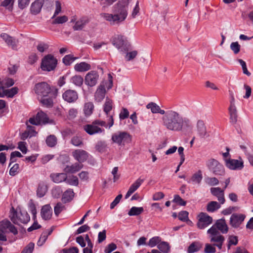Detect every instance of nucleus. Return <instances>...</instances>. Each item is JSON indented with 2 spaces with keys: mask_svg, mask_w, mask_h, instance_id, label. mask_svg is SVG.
<instances>
[{
  "mask_svg": "<svg viewBox=\"0 0 253 253\" xmlns=\"http://www.w3.org/2000/svg\"><path fill=\"white\" fill-rule=\"evenodd\" d=\"M142 180L138 178L135 182H134L129 187L128 191L125 195V199L128 198L141 185Z\"/></svg>",
  "mask_w": 253,
  "mask_h": 253,
  "instance_id": "bb28decb",
  "label": "nucleus"
},
{
  "mask_svg": "<svg viewBox=\"0 0 253 253\" xmlns=\"http://www.w3.org/2000/svg\"><path fill=\"white\" fill-rule=\"evenodd\" d=\"M157 113L164 116L162 118L163 125L167 126H189L192 125L191 120L173 110L166 112L159 106Z\"/></svg>",
  "mask_w": 253,
  "mask_h": 253,
  "instance_id": "f03ea898",
  "label": "nucleus"
},
{
  "mask_svg": "<svg viewBox=\"0 0 253 253\" xmlns=\"http://www.w3.org/2000/svg\"><path fill=\"white\" fill-rule=\"evenodd\" d=\"M220 208V205L217 202L211 201L209 203L207 206V210L209 212H214Z\"/></svg>",
  "mask_w": 253,
  "mask_h": 253,
  "instance_id": "ea45409f",
  "label": "nucleus"
},
{
  "mask_svg": "<svg viewBox=\"0 0 253 253\" xmlns=\"http://www.w3.org/2000/svg\"><path fill=\"white\" fill-rule=\"evenodd\" d=\"M106 94V89L104 85L100 84L96 89L95 94V100L98 102H101L104 98Z\"/></svg>",
  "mask_w": 253,
  "mask_h": 253,
  "instance_id": "4be33fe9",
  "label": "nucleus"
},
{
  "mask_svg": "<svg viewBox=\"0 0 253 253\" xmlns=\"http://www.w3.org/2000/svg\"><path fill=\"white\" fill-rule=\"evenodd\" d=\"M112 109V101L109 98H106L105 103L104 105V111L106 114Z\"/></svg>",
  "mask_w": 253,
  "mask_h": 253,
  "instance_id": "5fc2aeb1",
  "label": "nucleus"
},
{
  "mask_svg": "<svg viewBox=\"0 0 253 253\" xmlns=\"http://www.w3.org/2000/svg\"><path fill=\"white\" fill-rule=\"evenodd\" d=\"M89 20L87 17H83L76 21L73 29L75 31L82 30L88 23Z\"/></svg>",
  "mask_w": 253,
  "mask_h": 253,
  "instance_id": "a878e982",
  "label": "nucleus"
},
{
  "mask_svg": "<svg viewBox=\"0 0 253 253\" xmlns=\"http://www.w3.org/2000/svg\"><path fill=\"white\" fill-rule=\"evenodd\" d=\"M209 169L215 175H223L225 173L223 166L214 159L209 160L206 163Z\"/></svg>",
  "mask_w": 253,
  "mask_h": 253,
  "instance_id": "39448f33",
  "label": "nucleus"
},
{
  "mask_svg": "<svg viewBox=\"0 0 253 253\" xmlns=\"http://www.w3.org/2000/svg\"><path fill=\"white\" fill-rule=\"evenodd\" d=\"M57 60L53 55L48 54L42 59L41 68L43 71H50L55 68Z\"/></svg>",
  "mask_w": 253,
  "mask_h": 253,
  "instance_id": "6e6552de",
  "label": "nucleus"
},
{
  "mask_svg": "<svg viewBox=\"0 0 253 253\" xmlns=\"http://www.w3.org/2000/svg\"><path fill=\"white\" fill-rule=\"evenodd\" d=\"M230 119L233 123H235L237 119V110L235 106V99L233 92L230 93V106L229 107Z\"/></svg>",
  "mask_w": 253,
  "mask_h": 253,
  "instance_id": "ddd939ff",
  "label": "nucleus"
},
{
  "mask_svg": "<svg viewBox=\"0 0 253 253\" xmlns=\"http://www.w3.org/2000/svg\"><path fill=\"white\" fill-rule=\"evenodd\" d=\"M41 214L44 220L50 219L52 214V210L50 206L48 204L43 206L41 209Z\"/></svg>",
  "mask_w": 253,
  "mask_h": 253,
  "instance_id": "5701e85b",
  "label": "nucleus"
},
{
  "mask_svg": "<svg viewBox=\"0 0 253 253\" xmlns=\"http://www.w3.org/2000/svg\"><path fill=\"white\" fill-rule=\"evenodd\" d=\"M52 20L51 23L52 24H62L66 23L68 20V18L66 15L60 16H55L54 18L51 17Z\"/></svg>",
  "mask_w": 253,
  "mask_h": 253,
  "instance_id": "e433bc0d",
  "label": "nucleus"
},
{
  "mask_svg": "<svg viewBox=\"0 0 253 253\" xmlns=\"http://www.w3.org/2000/svg\"><path fill=\"white\" fill-rule=\"evenodd\" d=\"M55 97V93L53 92L51 95H48L47 97H42L39 99L40 102L47 107H52L53 105V98Z\"/></svg>",
  "mask_w": 253,
  "mask_h": 253,
  "instance_id": "c756f323",
  "label": "nucleus"
},
{
  "mask_svg": "<svg viewBox=\"0 0 253 253\" xmlns=\"http://www.w3.org/2000/svg\"><path fill=\"white\" fill-rule=\"evenodd\" d=\"M112 43L122 53L128 51L129 45L124 40L123 37L118 36L114 38Z\"/></svg>",
  "mask_w": 253,
  "mask_h": 253,
  "instance_id": "f8f14e48",
  "label": "nucleus"
},
{
  "mask_svg": "<svg viewBox=\"0 0 253 253\" xmlns=\"http://www.w3.org/2000/svg\"><path fill=\"white\" fill-rule=\"evenodd\" d=\"M52 229H49L42 232L39 240L38 241L37 245L39 246H42L47 240L48 236L51 234Z\"/></svg>",
  "mask_w": 253,
  "mask_h": 253,
  "instance_id": "f704fd0d",
  "label": "nucleus"
},
{
  "mask_svg": "<svg viewBox=\"0 0 253 253\" xmlns=\"http://www.w3.org/2000/svg\"><path fill=\"white\" fill-rule=\"evenodd\" d=\"M70 82L77 86H81L83 84L84 79L80 75H75L70 79Z\"/></svg>",
  "mask_w": 253,
  "mask_h": 253,
  "instance_id": "4c0bfd02",
  "label": "nucleus"
},
{
  "mask_svg": "<svg viewBox=\"0 0 253 253\" xmlns=\"http://www.w3.org/2000/svg\"><path fill=\"white\" fill-rule=\"evenodd\" d=\"M129 0H119L113 7V13H102L101 17L111 25H118L123 23L128 15Z\"/></svg>",
  "mask_w": 253,
  "mask_h": 253,
  "instance_id": "f257e3e1",
  "label": "nucleus"
},
{
  "mask_svg": "<svg viewBox=\"0 0 253 253\" xmlns=\"http://www.w3.org/2000/svg\"><path fill=\"white\" fill-rule=\"evenodd\" d=\"M73 156L75 160L80 163L84 162L88 157V154L86 152L83 150L78 149L73 152Z\"/></svg>",
  "mask_w": 253,
  "mask_h": 253,
  "instance_id": "412c9836",
  "label": "nucleus"
},
{
  "mask_svg": "<svg viewBox=\"0 0 253 253\" xmlns=\"http://www.w3.org/2000/svg\"><path fill=\"white\" fill-rule=\"evenodd\" d=\"M246 215L242 213H233L230 218V224L234 228H238L244 221Z\"/></svg>",
  "mask_w": 253,
  "mask_h": 253,
  "instance_id": "dca6fc26",
  "label": "nucleus"
},
{
  "mask_svg": "<svg viewBox=\"0 0 253 253\" xmlns=\"http://www.w3.org/2000/svg\"><path fill=\"white\" fill-rule=\"evenodd\" d=\"M0 231L2 233L11 232L14 235H16L18 233L15 227L10 221L6 220L0 222Z\"/></svg>",
  "mask_w": 253,
  "mask_h": 253,
  "instance_id": "2eb2a0df",
  "label": "nucleus"
},
{
  "mask_svg": "<svg viewBox=\"0 0 253 253\" xmlns=\"http://www.w3.org/2000/svg\"><path fill=\"white\" fill-rule=\"evenodd\" d=\"M225 164L227 168L231 170H241L244 167V161L241 157L238 159L231 158L225 159Z\"/></svg>",
  "mask_w": 253,
  "mask_h": 253,
  "instance_id": "9d476101",
  "label": "nucleus"
},
{
  "mask_svg": "<svg viewBox=\"0 0 253 253\" xmlns=\"http://www.w3.org/2000/svg\"><path fill=\"white\" fill-rule=\"evenodd\" d=\"M29 122L33 125L38 126L49 124L51 125H55L53 120L50 119L43 111H40L37 113L35 117L30 118Z\"/></svg>",
  "mask_w": 253,
  "mask_h": 253,
  "instance_id": "7ed1b4c3",
  "label": "nucleus"
},
{
  "mask_svg": "<svg viewBox=\"0 0 253 253\" xmlns=\"http://www.w3.org/2000/svg\"><path fill=\"white\" fill-rule=\"evenodd\" d=\"M218 230L223 234H226L227 233L228 231V227L225 219H220L217 220L215 224L208 230L207 233H219Z\"/></svg>",
  "mask_w": 253,
  "mask_h": 253,
  "instance_id": "1a4fd4ad",
  "label": "nucleus"
},
{
  "mask_svg": "<svg viewBox=\"0 0 253 253\" xmlns=\"http://www.w3.org/2000/svg\"><path fill=\"white\" fill-rule=\"evenodd\" d=\"M37 133V132L33 129L32 127H29V129L21 134V138L22 140H25L28 137L30 138L33 136H35Z\"/></svg>",
  "mask_w": 253,
  "mask_h": 253,
  "instance_id": "c9c22d12",
  "label": "nucleus"
},
{
  "mask_svg": "<svg viewBox=\"0 0 253 253\" xmlns=\"http://www.w3.org/2000/svg\"><path fill=\"white\" fill-rule=\"evenodd\" d=\"M188 214L189 213L187 211H181L178 214V219L182 221L185 222L188 220Z\"/></svg>",
  "mask_w": 253,
  "mask_h": 253,
  "instance_id": "0e129e2a",
  "label": "nucleus"
},
{
  "mask_svg": "<svg viewBox=\"0 0 253 253\" xmlns=\"http://www.w3.org/2000/svg\"><path fill=\"white\" fill-rule=\"evenodd\" d=\"M74 196V193L72 189H68L65 191L62 195V201L63 203H66L71 201Z\"/></svg>",
  "mask_w": 253,
  "mask_h": 253,
  "instance_id": "2f4dec72",
  "label": "nucleus"
},
{
  "mask_svg": "<svg viewBox=\"0 0 253 253\" xmlns=\"http://www.w3.org/2000/svg\"><path fill=\"white\" fill-rule=\"evenodd\" d=\"M78 110L75 108H71L68 111V117L69 119H75L78 115Z\"/></svg>",
  "mask_w": 253,
  "mask_h": 253,
  "instance_id": "338daca9",
  "label": "nucleus"
},
{
  "mask_svg": "<svg viewBox=\"0 0 253 253\" xmlns=\"http://www.w3.org/2000/svg\"><path fill=\"white\" fill-rule=\"evenodd\" d=\"M99 75L95 71H91L87 73L84 78V83L87 86L92 87L97 83Z\"/></svg>",
  "mask_w": 253,
  "mask_h": 253,
  "instance_id": "4468645a",
  "label": "nucleus"
},
{
  "mask_svg": "<svg viewBox=\"0 0 253 253\" xmlns=\"http://www.w3.org/2000/svg\"><path fill=\"white\" fill-rule=\"evenodd\" d=\"M237 61L242 66L243 73L248 76H250L251 75V73L249 72L247 69L246 62L241 59H238Z\"/></svg>",
  "mask_w": 253,
  "mask_h": 253,
  "instance_id": "13d9d810",
  "label": "nucleus"
},
{
  "mask_svg": "<svg viewBox=\"0 0 253 253\" xmlns=\"http://www.w3.org/2000/svg\"><path fill=\"white\" fill-rule=\"evenodd\" d=\"M52 180L55 183L65 182L67 178V174L65 173H57L52 174L51 175Z\"/></svg>",
  "mask_w": 253,
  "mask_h": 253,
  "instance_id": "72a5a7b5",
  "label": "nucleus"
},
{
  "mask_svg": "<svg viewBox=\"0 0 253 253\" xmlns=\"http://www.w3.org/2000/svg\"><path fill=\"white\" fill-rule=\"evenodd\" d=\"M14 84V81L12 79L5 78L2 80H0V84L3 85L4 88L11 86Z\"/></svg>",
  "mask_w": 253,
  "mask_h": 253,
  "instance_id": "09e8293b",
  "label": "nucleus"
},
{
  "mask_svg": "<svg viewBox=\"0 0 253 253\" xmlns=\"http://www.w3.org/2000/svg\"><path fill=\"white\" fill-rule=\"evenodd\" d=\"M91 69V65L85 62L76 64L74 66V70L78 72H84Z\"/></svg>",
  "mask_w": 253,
  "mask_h": 253,
  "instance_id": "cd10ccee",
  "label": "nucleus"
},
{
  "mask_svg": "<svg viewBox=\"0 0 253 253\" xmlns=\"http://www.w3.org/2000/svg\"><path fill=\"white\" fill-rule=\"evenodd\" d=\"M62 193V189L59 186H57L53 188L51 191L52 195L55 198H59Z\"/></svg>",
  "mask_w": 253,
  "mask_h": 253,
  "instance_id": "6e6d98bb",
  "label": "nucleus"
},
{
  "mask_svg": "<svg viewBox=\"0 0 253 253\" xmlns=\"http://www.w3.org/2000/svg\"><path fill=\"white\" fill-rule=\"evenodd\" d=\"M94 110V105L93 102L88 101L85 102L83 106V113L86 118L89 117L92 114Z\"/></svg>",
  "mask_w": 253,
  "mask_h": 253,
  "instance_id": "b1692460",
  "label": "nucleus"
},
{
  "mask_svg": "<svg viewBox=\"0 0 253 253\" xmlns=\"http://www.w3.org/2000/svg\"><path fill=\"white\" fill-rule=\"evenodd\" d=\"M137 55V51L133 50L130 52H127L125 56V59L126 61H130L133 59Z\"/></svg>",
  "mask_w": 253,
  "mask_h": 253,
  "instance_id": "e2e57ef3",
  "label": "nucleus"
},
{
  "mask_svg": "<svg viewBox=\"0 0 253 253\" xmlns=\"http://www.w3.org/2000/svg\"><path fill=\"white\" fill-rule=\"evenodd\" d=\"M29 210L33 215V218L35 220L37 214V210L35 205L32 201H30L28 205Z\"/></svg>",
  "mask_w": 253,
  "mask_h": 253,
  "instance_id": "4d7b16f0",
  "label": "nucleus"
},
{
  "mask_svg": "<svg viewBox=\"0 0 253 253\" xmlns=\"http://www.w3.org/2000/svg\"><path fill=\"white\" fill-rule=\"evenodd\" d=\"M47 192V187L44 185H40L37 189V195L39 197H43Z\"/></svg>",
  "mask_w": 253,
  "mask_h": 253,
  "instance_id": "864d4df0",
  "label": "nucleus"
},
{
  "mask_svg": "<svg viewBox=\"0 0 253 253\" xmlns=\"http://www.w3.org/2000/svg\"><path fill=\"white\" fill-rule=\"evenodd\" d=\"M10 217L11 220L16 224L21 223L26 224L30 219V217L27 212L25 211H15L12 208L10 213Z\"/></svg>",
  "mask_w": 253,
  "mask_h": 253,
  "instance_id": "20e7f679",
  "label": "nucleus"
},
{
  "mask_svg": "<svg viewBox=\"0 0 253 253\" xmlns=\"http://www.w3.org/2000/svg\"><path fill=\"white\" fill-rule=\"evenodd\" d=\"M212 222V218L205 212H201L198 215L197 227L200 229H204L209 226Z\"/></svg>",
  "mask_w": 253,
  "mask_h": 253,
  "instance_id": "9b49d317",
  "label": "nucleus"
},
{
  "mask_svg": "<svg viewBox=\"0 0 253 253\" xmlns=\"http://www.w3.org/2000/svg\"><path fill=\"white\" fill-rule=\"evenodd\" d=\"M65 182L70 185L77 186L79 184V179L75 175H67V178L66 179Z\"/></svg>",
  "mask_w": 253,
  "mask_h": 253,
  "instance_id": "a19ab883",
  "label": "nucleus"
},
{
  "mask_svg": "<svg viewBox=\"0 0 253 253\" xmlns=\"http://www.w3.org/2000/svg\"><path fill=\"white\" fill-rule=\"evenodd\" d=\"M146 107L147 109H150L153 114H157L159 106L156 103L151 102L149 103Z\"/></svg>",
  "mask_w": 253,
  "mask_h": 253,
  "instance_id": "603ef678",
  "label": "nucleus"
},
{
  "mask_svg": "<svg viewBox=\"0 0 253 253\" xmlns=\"http://www.w3.org/2000/svg\"><path fill=\"white\" fill-rule=\"evenodd\" d=\"M238 237L236 236H230L228 238V248L230 249L231 245H236L238 244Z\"/></svg>",
  "mask_w": 253,
  "mask_h": 253,
  "instance_id": "680f3d73",
  "label": "nucleus"
},
{
  "mask_svg": "<svg viewBox=\"0 0 253 253\" xmlns=\"http://www.w3.org/2000/svg\"><path fill=\"white\" fill-rule=\"evenodd\" d=\"M96 150L100 153H104L107 151L108 146L105 141H99L96 143L95 147Z\"/></svg>",
  "mask_w": 253,
  "mask_h": 253,
  "instance_id": "79ce46f5",
  "label": "nucleus"
},
{
  "mask_svg": "<svg viewBox=\"0 0 253 253\" xmlns=\"http://www.w3.org/2000/svg\"><path fill=\"white\" fill-rule=\"evenodd\" d=\"M62 98L68 103H74L78 99V94L76 90L67 89L63 93Z\"/></svg>",
  "mask_w": 253,
  "mask_h": 253,
  "instance_id": "f3484780",
  "label": "nucleus"
},
{
  "mask_svg": "<svg viewBox=\"0 0 253 253\" xmlns=\"http://www.w3.org/2000/svg\"><path fill=\"white\" fill-rule=\"evenodd\" d=\"M34 90L39 98L42 97H47L48 95H51L53 93L51 91L50 86L45 82L36 84Z\"/></svg>",
  "mask_w": 253,
  "mask_h": 253,
  "instance_id": "423d86ee",
  "label": "nucleus"
},
{
  "mask_svg": "<svg viewBox=\"0 0 253 253\" xmlns=\"http://www.w3.org/2000/svg\"><path fill=\"white\" fill-rule=\"evenodd\" d=\"M79 58L77 57H74L73 55L68 54L65 55L62 60L63 63L66 66L70 65L72 63L74 62L75 60L78 59Z\"/></svg>",
  "mask_w": 253,
  "mask_h": 253,
  "instance_id": "c03bdc74",
  "label": "nucleus"
},
{
  "mask_svg": "<svg viewBox=\"0 0 253 253\" xmlns=\"http://www.w3.org/2000/svg\"><path fill=\"white\" fill-rule=\"evenodd\" d=\"M158 249L164 253H168L169 251V246L168 243L162 242L158 245Z\"/></svg>",
  "mask_w": 253,
  "mask_h": 253,
  "instance_id": "8fccbe9b",
  "label": "nucleus"
},
{
  "mask_svg": "<svg viewBox=\"0 0 253 253\" xmlns=\"http://www.w3.org/2000/svg\"><path fill=\"white\" fill-rule=\"evenodd\" d=\"M230 48L235 54H237L240 51L241 45L237 42H232L230 44Z\"/></svg>",
  "mask_w": 253,
  "mask_h": 253,
  "instance_id": "3c124183",
  "label": "nucleus"
},
{
  "mask_svg": "<svg viewBox=\"0 0 253 253\" xmlns=\"http://www.w3.org/2000/svg\"><path fill=\"white\" fill-rule=\"evenodd\" d=\"M84 129L89 135L100 133L104 131L101 127H84Z\"/></svg>",
  "mask_w": 253,
  "mask_h": 253,
  "instance_id": "a18cd8bd",
  "label": "nucleus"
},
{
  "mask_svg": "<svg viewBox=\"0 0 253 253\" xmlns=\"http://www.w3.org/2000/svg\"><path fill=\"white\" fill-rule=\"evenodd\" d=\"M142 212V207H132L128 212L129 216L138 215Z\"/></svg>",
  "mask_w": 253,
  "mask_h": 253,
  "instance_id": "49530a36",
  "label": "nucleus"
},
{
  "mask_svg": "<svg viewBox=\"0 0 253 253\" xmlns=\"http://www.w3.org/2000/svg\"><path fill=\"white\" fill-rule=\"evenodd\" d=\"M35 245L33 243H30L22 251L21 253H32L34 249Z\"/></svg>",
  "mask_w": 253,
  "mask_h": 253,
  "instance_id": "774afa93",
  "label": "nucleus"
},
{
  "mask_svg": "<svg viewBox=\"0 0 253 253\" xmlns=\"http://www.w3.org/2000/svg\"><path fill=\"white\" fill-rule=\"evenodd\" d=\"M18 88L17 87H13L10 89H5L4 96L7 97L12 98L18 93Z\"/></svg>",
  "mask_w": 253,
  "mask_h": 253,
  "instance_id": "de8ad7c7",
  "label": "nucleus"
},
{
  "mask_svg": "<svg viewBox=\"0 0 253 253\" xmlns=\"http://www.w3.org/2000/svg\"><path fill=\"white\" fill-rule=\"evenodd\" d=\"M0 37L6 42L7 45L11 46L13 49H16L18 41L5 33H2Z\"/></svg>",
  "mask_w": 253,
  "mask_h": 253,
  "instance_id": "aec40b11",
  "label": "nucleus"
},
{
  "mask_svg": "<svg viewBox=\"0 0 253 253\" xmlns=\"http://www.w3.org/2000/svg\"><path fill=\"white\" fill-rule=\"evenodd\" d=\"M146 239L143 237V245H148L149 247L152 248L160 243L161 240L159 237H154L150 239L148 243H146Z\"/></svg>",
  "mask_w": 253,
  "mask_h": 253,
  "instance_id": "58836bf2",
  "label": "nucleus"
},
{
  "mask_svg": "<svg viewBox=\"0 0 253 253\" xmlns=\"http://www.w3.org/2000/svg\"><path fill=\"white\" fill-rule=\"evenodd\" d=\"M18 149H19L22 153L25 154L28 151L27 143L24 141L19 142L18 143Z\"/></svg>",
  "mask_w": 253,
  "mask_h": 253,
  "instance_id": "bf43d9fd",
  "label": "nucleus"
},
{
  "mask_svg": "<svg viewBox=\"0 0 253 253\" xmlns=\"http://www.w3.org/2000/svg\"><path fill=\"white\" fill-rule=\"evenodd\" d=\"M208 234L210 235L211 241L215 243L213 245L216 246L219 250L221 249L225 240L224 237L219 233H208Z\"/></svg>",
  "mask_w": 253,
  "mask_h": 253,
  "instance_id": "a211bd4d",
  "label": "nucleus"
},
{
  "mask_svg": "<svg viewBox=\"0 0 253 253\" xmlns=\"http://www.w3.org/2000/svg\"><path fill=\"white\" fill-rule=\"evenodd\" d=\"M43 5V1L42 0H37L33 2L31 6V11L34 14L39 13Z\"/></svg>",
  "mask_w": 253,
  "mask_h": 253,
  "instance_id": "c85d7f7f",
  "label": "nucleus"
},
{
  "mask_svg": "<svg viewBox=\"0 0 253 253\" xmlns=\"http://www.w3.org/2000/svg\"><path fill=\"white\" fill-rule=\"evenodd\" d=\"M112 140L119 145L124 146L131 141V136L126 132H120L114 133L112 136Z\"/></svg>",
  "mask_w": 253,
  "mask_h": 253,
  "instance_id": "0eeeda50",
  "label": "nucleus"
},
{
  "mask_svg": "<svg viewBox=\"0 0 253 253\" xmlns=\"http://www.w3.org/2000/svg\"><path fill=\"white\" fill-rule=\"evenodd\" d=\"M55 10L53 15L52 16V18H54L55 16H57L62 11L61 4L59 0H56L55 2Z\"/></svg>",
  "mask_w": 253,
  "mask_h": 253,
  "instance_id": "052dcab7",
  "label": "nucleus"
},
{
  "mask_svg": "<svg viewBox=\"0 0 253 253\" xmlns=\"http://www.w3.org/2000/svg\"><path fill=\"white\" fill-rule=\"evenodd\" d=\"M83 167V164L76 163L71 166H66L64 171L66 173H75L80 171Z\"/></svg>",
  "mask_w": 253,
  "mask_h": 253,
  "instance_id": "393cba45",
  "label": "nucleus"
},
{
  "mask_svg": "<svg viewBox=\"0 0 253 253\" xmlns=\"http://www.w3.org/2000/svg\"><path fill=\"white\" fill-rule=\"evenodd\" d=\"M202 179L203 175L202 171L199 170L193 174L190 179V182H191L193 184L200 185Z\"/></svg>",
  "mask_w": 253,
  "mask_h": 253,
  "instance_id": "473e14b6",
  "label": "nucleus"
},
{
  "mask_svg": "<svg viewBox=\"0 0 253 253\" xmlns=\"http://www.w3.org/2000/svg\"><path fill=\"white\" fill-rule=\"evenodd\" d=\"M203 247V244L199 242H194L191 243L187 249L188 253H194L200 250Z\"/></svg>",
  "mask_w": 253,
  "mask_h": 253,
  "instance_id": "7c9ffc66",
  "label": "nucleus"
},
{
  "mask_svg": "<svg viewBox=\"0 0 253 253\" xmlns=\"http://www.w3.org/2000/svg\"><path fill=\"white\" fill-rule=\"evenodd\" d=\"M64 208V205L61 203H58L54 207V213L56 215L58 214L63 210Z\"/></svg>",
  "mask_w": 253,
  "mask_h": 253,
  "instance_id": "69168bd1",
  "label": "nucleus"
},
{
  "mask_svg": "<svg viewBox=\"0 0 253 253\" xmlns=\"http://www.w3.org/2000/svg\"><path fill=\"white\" fill-rule=\"evenodd\" d=\"M211 193L215 196L219 202L221 204H223L225 202L224 190H222L219 187H212L211 188Z\"/></svg>",
  "mask_w": 253,
  "mask_h": 253,
  "instance_id": "6ab92c4d",
  "label": "nucleus"
},
{
  "mask_svg": "<svg viewBox=\"0 0 253 253\" xmlns=\"http://www.w3.org/2000/svg\"><path fill=\"white\" fill-rule=\"evenodd\" d=\"M46 143L49 147H54L57 144V140L54 135H50L46 137Z\"/></svg>",
  "mask_w": 253,
  "mask_h": 253,
  "instance_id": "37998d69",
  "label": "nucleus"
}]
</instances>
